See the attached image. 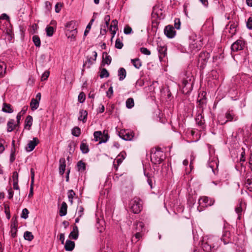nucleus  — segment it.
<instances>
[{
    "label": "nucleus",
    "instance_id": "obj_55",
    "mask_svg": "<svg viewBox=\"0 0 252 252\" xmlns=\"http://www.w3.org/2000/svg\"><path fill=\"white\" fill-rule=\"evenodd\" d=\"M85 99H86V96H85V94L83 92H81L79 94L78 96V101L80 103H83L85 101Z\"/></svg>",
    "mask_w": 252,
    "mask_h": 252
},
{
    "label": "nucleus",
    "instance_id": "obj_54",
    "mask_svg": "<svg viewBox=\"0 0 252 252\" xmlns=\"http://www.w3.org/2000/svg\"><path fill=\"white\" fill-rule=\"evenodd\" d=\"M29 212L27 208L23 209L21 217L24 219H27L28 218Z\"/></svg>",
    "mask_w": 252,
    "mask_h": 252
},
{
    "label": "nucleus",
    "instance_id": "obj_59",
    "mask_svg": "<svg viewBox=\"0 0 252 252\" xmlns=\"http://www.w3.org/2000/svg\"><path fill=\"white\" fill-rule=\"evenodd\" d=\"M181 25V21L178 18H176L174 20V27L177 30H179L180 29Z\"/></svg>",
    "mask_w": 252,
    "mask_h": 252
},
{
    "label": "nucleus",
    "instance_id": "obj_37",
    "mask_svg": "<svg viewBox=\"0 0 252 252\" xmlns=\"http://www.w3.org/2000/svg\"><path fill=\"white\" fill-rule=\"evenodd\" d=\"M131 62L133 65L137 69L140 68L141 66V62L140 60L138 58L131 59Z\"/></svg>",
    "mask_w": 252,
    "mask_h": 252
},
{
    "label": "nucleus",
    "instance_id": "obj_63",
    "mask_svg": "<svg viewBox=\"0 0 252 252\" xmlns=\"http://www.w3.org/2000/svg\"><path fill=\"white\" fill-rule=\"evenodd\" d=\"M13 181L18 182V173L17 171H14L12 175Z\"/></svg>",
    "mask_w": 252,
    "mask_h": 252
},
{
    "label": "nucleus",
    "instance_id": "obj_21",
    "mask_svg": "<svg viewBox=\"0 0 252 252\" xmlns=\"http://www.w3.org/2000/svg\"><path fill=\"white\" fill-rule=\"evenodd\" d=\"M19 125L14 124V120L13 119H10L9 120L7 124V131L8 132L12 131L14 129L19 126Z\"/></svg>",
    "mask_w": 252,
    "mask_h": 252
},
{
    "label": "nucleus",
    "instance_id": "obj_12",
    "mask_svg": "<svg viewBox=\"0 0 252 252\" xmlns=\"http://www.w3.org/2000/svg\"><path fill=\"white\" fill-rule=\"evenodd\" d=\"M165 35L169 38H173L176 35V31L174 28L171 25L166 26L164 30Z\"/></svg>",
    "mask_w": 252,
    "mask_h": 252
},
{
    "label": "nucleus",
    "instance_id": "obj_1",
    "mask_svg": "<svg viewBox=\"0 0 252 252\" xmlns=\"http://www.w3.org/2000/svg\"><path fill=\"white\" fill-rule=\"evenodd\" d=\"M219 239L215 236H210L202 241V247L206 252H214L219 247L218 242Z\"/></svg>",
    "mask_w": 252,
    "mask_h": 252
},
{
    "label": "nucleus",
    "instance_id": "obj_39",
    "mask_svg": "<svg viewBox=\"0 0 252 252\" xmlns=\"http://www.w3.org/2000/svg\"><path fill=\"white\" fill-rule=\"evenodd\" d=\"M32 41L34 45L37 47H39L41 45V41L38 35H33L32 38Z\"/></svg>",
    "mask_w": 252,
    "mask_h": 252
},
{
    "label": "nucleus",
    "instance_id": "obj_41",
    "mask_svg": "<svg viewBox=\"0 0 252 252\" xmlns=\"http://www.w3.org/2000/svg\"><path fill=\"white\" fill-rule=\"evenodd\" d=\"M24 238L26 240L31 241L34 237L32 232L27 231L24 234Z\"/></svg>",
    "mask_w": 252,
    "mask_h": 252
},
{
    "label": "nucleus",
    "instance_id": "obj_28",
    "mask_svg": "<svg viewBox=\"0 0 252 252\" xmlns=\"http://www.w3.org/2000/svg\"><path fill=\"white\" fill-rule=\"evenodd\" d=\"M32 117L30 115H29L26 117L25 121V128H28L29 130L30 129L32 124Z\"/></svg>",
    "mask_w": 252,
    "mask_h": 252
},
{
    "label": "nucleus",
    "instance_id": "obj_32",
    "mask_svg": "<svg viewBox=\"0 0 252 252\" xmlns=\"http://www.w3.org/2000/svg\"><path fill=\"white\" fill-rule=\"evenodd\" d=\"M6 65L4 62H0V78L4 77L6 73Z\"/></svg>",
    "mask_w": 252,
    "mask_h": 252
},
{
    "label": "nucleus",
    "instance_id": "obj_42",
    "mask_svg": "<svg viewBox=\"0 0 252 252\" xmlns=\"http://www.w3.org/2000/svg\"><path fill=\"white\" fill-rule=\"evenodd\" d=\"M206 99L205 97H203L197 101V105L200 108L203 110L204 106L206 105Z\"/></svg>",
    "mask_w": 252,
    "mask_h": 252
},
{
    "label": "nucleus",
    "instance_id": "obj_15",
    "mask_svg": "<svg viewBox=\"0 0 252 252\" xmlns=\"http://www.w3.org/2000/svg\"><path fill=\"white\" fill-rule=\"evenodd\" d=\"M39 140L36 137L33 138L32 140L29 141L26 150L27 152H31L33 150L35 146L39 143Z\"/></svg>",
    "mask_w": 252,
    "mask_h": 252
},
{
    "label": "nucleus",
    "instance_id": "obj_25",
    "mask_svg": "<svg viewBox=\"0 0 252 252\" xmlns=\"http://www.w3.org/2000/svg\"><path fill=\"white\" fill-rule=\"evenodd\" d=\"M69 237L70 238L76 240L78 237V229L76 225L73 227V230L69 234Z\"/></svg>",
    "mask_w": 252,
    "mask_h": 252
},
{
    "label": "nucleus",
    "instance_id": "obj_43",
    "mask_svg": "<svg viewBox=\"0 0 252 252\" xmlns=\"http://www.w3.org/2000/svg\"><path fill=\"white\" fill-rule=\"evenodd\" d=\"M109 76V73L106 68H103L101 69L99 76L101 78H107Z\"/></svg>",
    "mask_w": 252,
    "mask_h": 252
},
{
    "label": "nucleus",
    "instance_id": "obj_36",
    "mask_svg": "<svg viewBox=\"0 0 252 252\" xmlns=\"http://www.w3.org/2000/svg\"><path fill=\"white\" fill-rule=\"evenodd\" d=\"M77 166L79 171H84L86 170V164L82 160H80L77 162Z\"/></svg>",
    "mask_w": 252,
    "mask_h": 252
},
{
    "label": "nucleus",
    "instance_id": "obj_34",
    "mask_svg": "<svg viewBox=\"0 0 252 252\" xmlns=\"http://www.w3.org/2000/svg\"><path fill=\"white\" fill-rule=\"evenodd\" d=\"M3 112L7 113H12L13 112L11 105L10 104L4 103L2 109Z\"/></svg>",
    "mask_w": 252,
    "mask_h": 252
},
{
    "label": "nucleus",
    "instance_id": "obj_9",
    "mask_svg": "<svg viewBox=\"0 0 252 252\" xmlns=\"http://www.w3.org/2000/svg\"><path fill=\"white\" fill-rule=\"evenodd\" d=\"M245 42L241 39H238L234 42L231 46V51L238 52L243 49Z\"/></svg>",
    "mask_w": 252,
    "mask_h": 252
},
{
    "label": "nucleus",
    "instance_id": "obj_19",
    "mask_svg": "<svg viewBox=\"0 0 252 252\" xmlns=\"http://www.w3.org/2000/svg\"><path fill=\"white\" fill-rule=\"evenodd\" d=\"M87 116L88 112L86 110H80L78 120V121H82L83 123H85L87 121Z\"/></svg>",
    "mask_w": 252,
    "mask_h": 252
},
{
    "label": "nucleus",
    "instance_id": "obj_29",
    "mask_svg": "<svg viewBox=\"0 0 252 252\" xmlns=\"http://www.w3.org/2000/svg\"><path fill=\"white\" fill-rule=\"evenodd\" d=\"M195 121L196 124L201 126H202L205 123V120L204 119L203 116L201 114H198L196 118H195Z\"/></svg>",
    "mask_w": 252,
    "mask_h": 252
},
{
    "label": "nucleus",
    "instance_id": "obj_31",
    "mask_svg": "<svg viewBox=\"0 0 252 252\" xmlns=\"http://www.w3.org/2000/svg\"><path fill=\"white\" fill-rule=\"evenodd\" d=\"M118 76L120 81L123 80L126 77V70L124 68L121 67L118 70Z\"/></svg>",
    "mask_w": 252,
    "mask_h": 252
},
{
    "label": "nucleus",
    "instance_id": "obj_2",
    "mask_svg": "<svg viewBox=\"0 0 252 252\" xmlns=\"http://www.w3.org/2000/svg\"><path fill=\"white\" fill-rule=\"evenodd\" d=\"M194 79L192 75L189 74L188 76L185 75L182 80V83L180 85L182 88L183 93H188L190 92L193 87Z\"/></svg>",
    "mask_w": 252,
    "mask_h": 252
},
{
    "label": "nucleus",
    "instance_id": "obj_17",
    "mask_svg": "<svg viewBox=\"0 0 252 252\" xmlns=\"http://www.w3.org/2000/svg\"><path fill=\"white\" fill-rule=\"evenodd\" d=\"M245 207V204L243 203L241 201L235 207V211L238 215V219L240 220L241 219V215L243 210V207Z\"/></svg>",
    "mask_w": 252,
    "mask_h": 252
},
{
    "label": "nucleus",
    "instance_id": "obj_18",
    "mask_svg": "<svg viewBox=\"0 0 252 252\" xmlns=\"http://www.w3.org/2000/svg\"><path fill=\"white\" fill-rule=\"evenodd\" d=\"M118 22L117 20H113L112 21L111 24L110 26L109 30L112 32V33L113 34V37L115 35V34L116 33L117 31L118 30Z\"/></svg>",
    "mask_w": 252,
    "mask_h": 252
},
{
    "label": "nucleus",
    "instance_id": "obj_48",
    "mask_svg": "<svg viewBox=\"0 0 252 252\" xmlns=\"http://www.w3.org/2000/svg\"><path fill=\"white\" fill-rule=\"evenodd\" d=\"M46 34L48 36H52L54 33V28L53 27L48 26L46 28Z\"/></svg>",
    "mask_w": 252,
    "mask_h": 252
},
{
    "label": "nucleus",
    "instance_id": "obj_23",
    "mask_svg": "<svg viewBox=\"0 0 252 252\" xmlns=\"http://www.w3.org/2000/svg\"><path fill=\"white\" fill-rule=\"evenodd\" d=\"M75 247V243L73 241L67 240L66 241L64 249L66 251H72Z\"/></svg>",
    "mask_w": 252,
    "mask_h": 252
},
{
    "label": "nucleus",
    "instance_id": "obj_58",
    "mask_svg": "<svg viewBox=\"0 0 252 252\" xmlns=\"http://www.w3.org/2000/svg\"><path fill=\"white\" fill-rule=\"evenodd\" d=\"M104 20L105 22V25L104 26V28H108L109 25V22L110 20V16L108 15H106L104 18Z\"/></svg>",
    "mask_w": 252,
    "mask_h": 252
},
{
    "label": "nucleus",
    "instance_id": "obj_49",
    "mask_svg": "<svg viewBox=\"0 0 252 252\" xmlns=\"http://www.w3.org/2000/svg\"><path fill=\"white\" fill-rule=\"evenodd\" d=\"M229 32L232 36L234 35L236 32V25L234 24H231L229 27Z\"/></svg>",
    "mask_w": 252,
    "mask_h": 252
},
{
    "label": "nucleus",
    "instance_id": "obj_53",
    "mask_svg": "<svg viewBox=\"0 0 252 252\" xmlns=\"http://www.w3.org/2000/svg\"><path fill=\"white\" fill-rule=\"evenodd\" d=\"M124 44L122 41L119 38L117 39L115 42V47L117 49H121L123 48Z\"/></svg>",
    "mask_w": 252,
    "mask_h": 252
},
{
    "label": "nucleus",
    "instance_id": "obj_47",
    "mask_svg": "<svg viewBox=\"0 0 252 252\" xmlns=\"http://www.w3.org/2000/svg\"><path fill=\"white\" fill-rule=\"evenodd\" d=\"M71 133L73 136L78 137L81 134V129L79 127L76 126L72 129Z\"/></svg>",
    "mask_w": 252,
    "mask_h": 252
},
{
    "label": "nucleus",
    "instance_id": "obj_44",
    "mask_svg": "<svg viewBox=\"0 0 252 252\" xmlns=\"http://www.w3.org/2000/svg\"><path fill=\"white\" fill-rule=\"evenodd\" d=\"M77 33V30H74L73 32L66 33V35L68 38H70L71 40H75L76 35Z\"/></svg>",
    "mask_w": 252,
    "mask_h": 252
},
{
    "label": "nucleus",
    "instance_id": "obj_60",
    "mask_svg": "<svg viewBox=\"0 0 252 252\" xmlns=\"http://www.w3.org/2000/svg\"><path fill=\"white\" fill-rule=\"evenodd\" d=\"M49 76V71H45L41 76V81H45L47 80Z\"/></svg>",
    "mask_w": 252,
    "mask_h": 252
},
{
    "label": "nucleus",
    "instance_id": "obj_64",
    "mask_svg": "<svg viewBox=\"0 0 252 252\" xmlns=\"http://www.w3.org/2000/svg\"><path fill=\"white\" fill-rule=\"evenodd\" d=\"M113 94V87H110L108 89V90L107 92V96L109 98H110L111 97V96Z\"/></svg>",
    "mask_w": 252,
    "mask_h": 252
},
{
    "label": "nucleus",
    "instance_id": "obj_40",
    "mask_svg": "<svg viewBox=\"0 0 252 252\" xmlns=\"http://www.w3.org/2000/svg\"><path fill=\"white\" fill-rule=\"evenodd\" d=\"M27 109V108H26L25 109L24 107L22 109V110L20 112L18 113L16 117L17 125H20V121L21 120V118H22V116L26 113Z\"/></svg>",
    "mask_w": 252,
    "mask_h": 252
},
{
    "label": "nucleus",
    "instance_id": "obj_27",
    "mask_svg": "<svg viewBox=\"0 0 252 252\" xmlns=\"http://www.w3.org/2000/svg\"><path fill=\"white\" fill-rule=\"evenodd\" d=\"M67 205L65 202H63L62 204L60 209V215L61 217L64 216L67 214Z\"/></svg>",
    "mask_w": 252,
    "mask_h": 252
},
{
    "label": "nucleus",
    "instance_id": "obj_38",
    "mask_svg": "<svg viewBox=\"0 0 252 252\" xmlns=\"http://www.w3.org/2000/svg\"><path fill=\"white\" fill-rule=\"evenodd\" d=\"M126 107L128 109L132 108L134 105V99L133 98L129 97L127 98L126 102Z\"/></svg>",
    "mask_w": 252,
    "mask_h": 252
},
{
    "label": "nucleus",
    "instance_id": "obj_46",
    "mask_svg": "<svg viewBox=\"0 0 252 252\" xmlns=\"http://www.w3.org/2000/svg\"><path fill=\"white\" fill-rule=\"evenodd\" d=\"M68 200L72 204L73 203V199L75 195V193L72 189H70L67 192Z\"/></svg>",
    "mask_w": 252,
    "mask_h": 252
},
{
    "label": "nucleus",
    "instance_id": "obj_57",
    "mask_svg": "<svg viewBox=\"0 0 252 252\" xmlns=\"http://www.w3.org/2000/svg\"><path fill=\"white\" fill-rule=\"evenodd\" d=\"M140 51L142 54L144 55L148 56L151 55V51L149 50H148L147 48L141 47L140 49Z\"/></svg>",
    "mask_w": 252,
    "mask_h": 252
},
{
    "label": "nucleus",
    "instance_id": "obj_10",
    "mask_svg": "<svg viewBox=\"0 0 252 252\" xmlns=\"http://www.w3.org/2000/svg\"><path fill=\"white\" fill-rule=\"evenodd\" d=\"M93 54L94 58L89 56H87L86 57L87 60L83 63V67L89 68H90L91 66L94 63L95 61H96L97 54L96 51H94L93 52Z\"/></svg>",
    "mask_w": 252,
    "mask_h": 252
},
{
    "label": "nucleus",
    "instance_id": "obj_11",
    "mask_svg": "<svg viewBox=\"0 0 252 252\" xmlns=\"http://www.w3.org/2000/svg\"><path fill=\"white\" fill-rule=\"evenodd\" d=\"M157 50L158 53V57L160 62H165L164 59L167 56V47L165 46H158Z\"/></svg>",
    "mask_w": 252,
    "mask_h": 252
},
{
    "label": "nucleus",
    "instance_id": "obj_5",
    "mask_svg": "<svg viewBox=\"0 0 252 252\" xmlns=\"http://www.w3.org/2000/svg\"><path fill=\"white\" fill-rule=\"evenodd\" d=\"M209 58V53L206 51L201 52L198 58V66L201 68H204Z\"/></svg>",
    "mask_w": 252,
    "mask_h": 252
},
{
    "label": "nucleus",
    "instance_id": "obj_20",
    "mask_svg": "<svg viewBox=\"0 0 252 252\" xmlns=\"http://www.w3.org/2000/svg\"><path fill=\"white\" fill-rule=\"evenodd\" d=\"M76 23L74 21H71L67 22L65 25V28L67 30L66 32H73L74 30H77L75 28Z\"/></svg>",
    "mask_w": 252,
    "mask_h": 252
},
{
    "label": "nucleus",
    "instance_id": "obj_13",
    "mask_svg": "<svg viewBox=\"0 0 252 252\" xmlns=\"http://www.w3.org/2000/svg\"><path fill=\"white\" fill-rule=\"evenodd\" d=\"M224 245L232 243L231 233L229 231L224 230L220 239Z\"/></svg>",
    "mask_w": 252,
    "mask_h": 252
},
{
    "label": "nucleus",
    "instance_id": "obj_16",
    "mask_svg": "<svg viewBox=\"0 0 252 252\" xmlns=\"http://www.w3.org/2000/svg\"><path fill=\"white\" fill-rule=\"evenodd\" d=\"M66 168V161L64 158H61L59 160V173L63 175Z\"/></svg>",
    "mask_w": 252,
    "mask_h": 252
},
{
    "label": "nucleus",
    "instance_id": "obj_24",
    "mask_svg": "<svg viewBox=\"0 0 252 252\" xmlns=\"http://www.w3.org/2000/svg\"><path fill=\"white\" fill-rule=\"evenodd\" d=\"M120 136L124 140L126 141H129L132 140L133 135L129 132H121L119 134Z\"/></svg>",
    "mask_w": 252,
    "mask_h": 252
},
{
    "label": "nucleus",
    "instance_id": "obj_33",
    "mask_svg": "<svg viewBox=\"0 0 252 252\" xmlns=\"http://www.w3.org/2000/svg\"><path fill=\"white\" fill-rule=\"evenodd\" d=\"M189 48L191 53L194 54L197 51L200 49L201 46L200 44L195 43L190 45Z\"/></svg>",
    "mask_w": 252,
    "mask_h": 252
},
{
    "label": "nucleus",
    "instance_id": "obj_3",
    "mask_svg": "<svg viewBox=\"0 0 252 252\" xmlns=\"http://www.w3.org/2000/svg\"><path fill=\"white\" fill-rule=\"evenodd\" d=\"M129 207L134 214L139 213L142 209V200L137 197H134L129 202Z\"/></svg>",
    "mask_w": 252,
    "mask_h": 252
},
{
    "label": "nucleus",
    "instance_id": "obj_51",
    "mask_svg": "<svg viewBox=\"0 0 252 252\" xmlns=\"http://www.w3.org/2000/svg\"><path fill=\"white\" fill-rule=\"evenodd\" d=\"M102 132L100 131H96L94 133V140L97 141L98 140H100Z\"/></svg>",
    "mask_w": 252,
    "mask_h": 252
},
{
    "label": "nucleus",
    "instance_id": "obj_14",
    "mask_svg": "<svg viewBox=\"0 0 252 252\" xmlns=\"http://www.w3.org/2000/svg\"><path fill=\"white\" fill-rule=\"evenodd\" d=\"M245 186L250 191H252V172L246 174Z\"/></svg>",
    "mask_w": 252,
    "mask_h": 252
},
{
    "label": "nucleus",
    "instance_id": "obj_7",
    "mask_svg": "<svg viewBox=\"0 0 252 252\" xmlns=\"http://www.w3.org/2000/svg\"><path fill=\"white\" fill-rule=\"evenodd\" d=\"M208 167H210L214 174L218 173L219 160L217 157L211 156L208 162Z\"/></svg>",
    "mask_w": 252,
    "mask_h": 252
},
{
    "label": "nucleus",
    "instance_id": "obj_8",
    "mask_svg": "<svg viewBox=\"0 0 252 252\" xmlns=\"http://www.w3.org/2000/svg\"><path fill=\"white\" fill-rule=\"evenodd\" d=\"M215 200L213 198H209L207 196H203L198 200L199 205L203 207L211 206L214 204Z\"/></svg>",
    "mask_w": 252,
    "mask_h": 252
},
{
    "label": "nucleus",
    "instance_id": "obj_62",
    "mask_svg": "<svg viewBox=\"0 0 252 252\" xmlns=\"http://www.w3.org/2000/svg\"><path fill=\"white\" fill-rule=\"evenodd\" d=\"M124 32L125 34H130L132 32V29L129 26H126L124 29Z\"/></svg>",
    "mask_w": 252,
    "mask_h": 252
},
{
    "label": "nucleus",
    "instance_id": "obj_4",
    "mask_svg": "<svg viewBox=\"0 0 252 252\" xmlns=\"http://www.w3.org/2000/svg\"><path fill=\"white\" fill-rule=\"evenodd\" d=\"M163 160V153L160 150H156L152 151L151 161L155 164H160Z\"/></svg>",
    "mask_w": 252,
    "mask_h": 252
},
{
    "label": "nucleus",
    "instance_id": "obj_35",
    "mask_svg": "<svg viewBox=\"0 0 252 252\" xmlns=\"http://www.w3.org/2000/svg\"><path fill=\"white\" fill-rule=\"evenodd\" d=\"M109 138V136L108 133L107 131L104 130L103 132V134H102L101 136L100 140L99 142V144H101L102 143L106 142Z\"/></svg>",
    "mask_w": 252,
    "mask_h": 252
},
{
    "label": "nucleus",
    "instance_id": "obj_56",
    "mask_svg": "<svg viewBox=\"0 0 252 252\" xmlns=\"http://www.w3.org/2000/svg\"><path fill=\"white\" fill-rule=\"evenodd\" d=\"M77 215L79 217H82L84 214V208L82 206H78L77 209Z\"/></svg>",
    "mask_w": 252,
    "mask_h": 252
},
{
    "label": "nucleus",
    "instance_id": "obj_30",
    "mask_svg": "<svg viewBox=\"0 0 252 252\" xmlns=\"http://www.w3.org/2000/svg\"><path fill=\"white\" fill-rule=\"evenodd\" d=\"M39 105V101L38 100L32 98L30 103V107L32 111L36 110Z\"/></svg>",
    "mask_w": 252,
    "mask_h": 252
},
{
    "label": "nucleus",
    "instance_id": "obj_26",
    "mask_svg": "<svg viewBox=\"0 0 252 252\" xmlns=\"http://www.w3.org/2000/svg\"><path fill=\"white\" fill-rule=\"evenodd\" d=\"M85 142H86V140H83L82 141L80 148L82 153L87 154L89 152L90 150L88 145Z\"/></svg>",
    "mask_w": 252,
    "mask_h": 252
},
{
    "label": "nucleus",
    "instance_id": "obj_22",
    "mask_svg": "<svg viewBox=\"0 0 252 252\" xmlns=\"http://www.w3.org/2000/svg\"><path fill=\"white\" fill-rule=\"evenodd\" d=\"M111 60L112 59L110 56L108 55L106 52L103 53L102 62V65H104L105 64H107L108 65L110 64L111 63Z\"/></svg>",
    "mask_w": 252,
    "mask_h": 252
},
{
    "label": "nucleus",
    "instance_id": "obj_61",
    "mask_svg": "<svg viewBox=\"0 0 252 252\" xmlns=\"http://www.w3.org/2000/svg\"><path fill=\"white\" fill-rule=\"evenodd\" d=\"M247 27L249 30H252V18L250 17L247 22Z\"/></svg>",
    "mask_w": 252,
    "mask_h": 252
},
{
    "label": "nucleus",
    "instance_id": "obj_50",
    "mask_svg": "<svg viewBox=\"0 0 252 252\" xmlns=\"http://www.w3.org/2000/svg\"><path fill=\"white\" fill-rule=\"evenodd\" d=\"M144 175L147 177V182L149 185L150 186L151 189H153V176L151 175H149L148 173L146 174L145 172L144 173Z\"/></svg>",
    "mask_w": 252,
    "mask_h": 252
},
{
    "label": "nucleus",
    "instance_id": "obj_45",
    "mask_svg": "<svg viewBox=\"0 0 252 252\" xmlns=\"http://www.w3.org/2000/svg\"><path fill=\"white\" fill-rule=\"evenodd\" d=\"M12 145H13V148L11 150V154L10 156V163H12L15 159V151L14 148V141H12Z\"/></svg>",
    "mask_w": 252,
    "mask_h": 252
},
{
    "label": "nucleus",
    "instance_id": "obj_52",
    "mask_svg": "<svg viewBox=\"0 0 252 252\" xmlns=\"http://www.w3.org/2000/svg\"><path fill=\"white\" fill-rule=\"evenodd\" d=\"M141 237H142V234L140 232H137L135 234L134 237H132L131 242L132 243H133L134 241H135L134 242L136 243Z\"/></svg>",
    "mask_w": 252,
    "mask_h": 252
},
{
    "label": "nucleus",
    "instance_id": "obj_6",
    "mask_svg": "<svg viewBox=\"0 0 252 252\" xmlns=\"http://www.w3.org/2000/svg\"><path fill=\"white\" fill-rule=\"evenodd\" d=\"M225 118L226 119V120L224 121H221L220 117L219 118V122L222 125L228 122L236 121L238 119V117L233 110L227 111L225 113Z\"/></svg>",
    "mask_w": 252,
    "mask_h": 252
}]
</instances>
